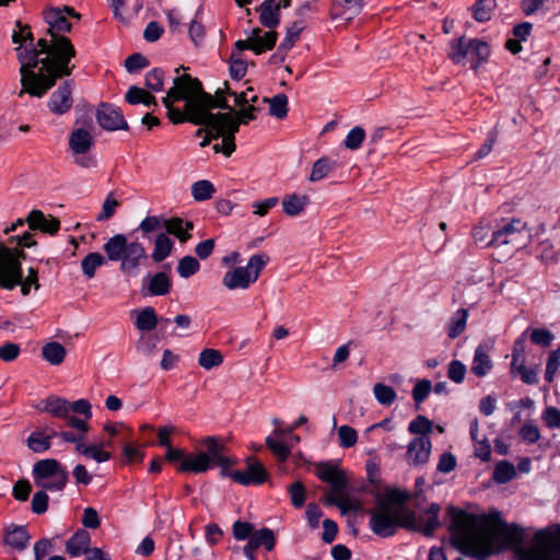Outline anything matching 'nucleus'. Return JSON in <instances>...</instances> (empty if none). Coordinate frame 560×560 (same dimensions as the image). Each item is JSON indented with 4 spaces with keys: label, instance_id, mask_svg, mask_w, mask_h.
I'll list each match as a JSON object with an SVG mask.
<instances>
[{
    "label": "nucleus",
    "instance_id": "7",
    "mask_svg": "<svg viewBox=\"0 0 560 560\" xmlns=\"http://www.w3.org/2000/svg\"><path fill=\"white\" fill-rule=\"evenodd\" d=\"M529 237L526 223L518 219L504 222L492 232V260L501 262L511 258L517 249L526 245Z\"/></svg>",
    "mask_w": 560,
    "mask_h": 560
},
{
    "label": "nucleus",
    "instance_id": "63",
    "mask_svg": "<svg viewBox=\"0 0 560 560\" xmlns=\"http://www.w3.org/2000/svg\"><path fill=\"white\" fill-rule=\"evenodd\" d=\"M560 365V346L558 349L553 350L547 360L545 378L547 382L551 383L553 381V376Z\"/></svg>",
    "mask_w": 560,
    "mask_h": 560
},
{
    "label": "nucleus",
    "instance_id": "24",
    "mask_svg": "<svg viewBox=\"0 0 560 560\" xmlns=\"http://www.w3.org/2000/svg\"><path fill=\"white\" fill-rule=\"evenodd\" d=\"M26 222L31 230H39L50 235L56 234L60 229V222L52 217H46L39 210H33L28 213Z\"/></svg>",
    "mask_w": 560,
    "mask_h": 560
},
{
    "label": "nucleus",
    "instance_id": "62",
    "mask_svg": "<svg viewBox=\"0 0 560 560\" xmlns=\"http://www.w3.org/2000/svg\"><path fill=\"white\" fill-rule=\"evenodd\" d=\"M247 71V63L242 58L237 57L235 52L231 56L230 74L234 80H241L245 77Z\"/></svg>",
    "mask_w": 560,
    "mask_h": 560
},
{
    "label": "nucleus",
    "instance_id": "50",
    "mask_svg": "<svg viewBox=\"0 0 560 560\" xmlns=\"http://www.w3.org/2000/svg\"><path fill=\"white\" fill-rule=\"evenodd\" d=\"M339 445L343 448H350L358 442V432L350 425L343 424L337 431Z\"/></svg>",
    "mask_w": 560,
    "mask_h": 560
},
{
    "label": "nucleus",
    "instance_id": "35",
    "mask_svg": "<svg viewBox=\"0 0 560 560\" xmlns=\"http://www.w3.org/2000/svg\"><path fill=\"white\" fill-rule=\"evenodd\" d=\"M42 354L51 365H59L63 362L67 351L61 343L51 341L43 346Z\"/></svg>",
    "mask_w": 560,
    "mask_h": 560
},
{
    "label": "nucleus",
    "instance_id": "36",
    "mask_svg": "<svg viewBox=\"0 0 560 560\" xmlns=\"http://www.w3.org/2000/svg\"><path fill=\"white\" fill-rule=\"evenodd\" d=\"M158 323L155 310L148 306L138 312L135 325L141 331H150L156 327Z\"/></svg>",
    "mask_w": 560,
    "mask_h": 560
},
{
    "label": "nucleus",
    "instance_id": "43",
    "mask_svg": "<svg viewBox=\"0 0 560 560\" xmlns=\"http://www.w3.org/2000/svg\"><path fill=\"white\" fill-rule=\"evenodd\" d=\"M336 163L328 158H320L317 160L312 167L310 174L311 182H318L328 176V174L335 168Z\"/></svg>",
    "mask_w": 560,
    "mask_h": 560
},
{
    "label": "nucleus",
    "instance_id": "10",
    "mask_svg": "<svg viewBox=\"0 0 560 560\" xmlns=\"http://www.w3.org/2000/svg\"><path fill=\"white\" fill-rule=\"evenodd\" d=\"M523 541V527L515 523L509 524L502 518L500 511L492 509V555L513 550L518 556Z\"/></svg>",
    "mask_w": 560,
    "mask_h": 560
},
{
    "label": "nucleus",
    "instance_id": "64",
    "mask_svg": "<svg viewBox=\"0 0 560 560\" xmlns=\"http://www.w3.org/2000/svg\"><path fill=\"white\" fill-rule=\"evenodd\" d=\"M289 493L293 506L301 508L304 504L306 499V491L305 487L300 481H296L290 486Z\"/></svg>",
    "mask_w": 560,
    "mask_h": 560
},
{
    "label": "nucleus",
    "instance_id": "33",
    "mask_svg": "<svg viewBox=\"0 0 560 560\" xmlns=\"http://www.w3.org/2000/svg\"><path fill=\"white\" fill-rule=\"evenodd\" d=\"M174 247L173 241L166 233H160L154 241V247L151 254L152 259L155 262H161L167 258Z\"/></svg>",
    "mask_w": 560,
    "mask_h": 560
},
{
    "label": "nucleus",
    "instance_id": "25",
    "mask_svg": "<svg viewBox=\"0 0 560 560\" xmlns=\"http://www.w3.org/2000/svg\"><path fill=\"white\" fill-rule=\"evenodd\" d=\"M490 370V343H480L472 358L470 371L477 377H485Z\"/></svg>",
    "mask_w": 560,
    "mask_h": 560
},
{
    "label": "nucleus",
    "instance_id": "22",
    "mask_svg": "<svg viewBox=\"0 0 560 560\" xmlns=\"http://www.w3.org/2000/svg\"><path fill=\"white\" fill-rule=\"evenodd\" d=\"M487 425L480 431L477 419L470 423V436L474 442V454L483 462L490 459V444L488 442Z\"/></svg>",
    "mask_w": 560,
    "mask_h": 560
},
{
    "label": "nucleus",
    "instance_id": "37",
    "mask_svg": "<svg viewBox=\"0 0 560 560\" xmlns=\"http://www.w3.org/2000/svg\"><path fill=\"white\" fill-rule=\"evenodd\" d=\"M516 477L515 466L508 460H500L495 464L492 472V480L498 483H508Z\"/></svg>",
    "mask_w": 560,
    "mask_h": 560
},
{
    "label": "nucleus",
    "instance_id": "18",
    "mask_svg": "<svg viewBox=\"0 0 560 560\" xmlns=\"http://www.w3.org/2000/svg\"><path fill=\"white\" fill-rule=\"evenodd\" d=\"M96 120L98 125L107 131L128 129V124L121 110L110 104L103 103L98 106Z\"/></svg>",
    "mask_w": 560,
    "mask_h": 560
},
{
    "label": "nucleus",
    "instance_id": "32",
    "mask_svg": "<svg viewBox=\"0 0 560 560\" xmlns=\"http://www.w3.org/2000/svg\"><path fill=\"white\" fill-rule=\"evenodd\" d=\"M16 28L13 32L12 39L13 43L19 44L16 51L22 50H33L39 49L38 45H33V34L27 25H23L21 22H16Z\"/></svg>",
    "mask_w": 560,
    "mask_h": 560
},
{
    "label": "nucleus",
    "instance_id": "5",
    "mask_svg": "<svg viewBox=\"0 0 560 560\" xmlns=\"http://www.w3.org/2000/svg\"><path fill=\"white\" fill-rule=\"evenodd\" d=\"M253 0H235L236 4L241 8L252 3ZM291 0H264L256 9L259 12V22L262 26L270 28L268 32H262L259 27L253 28L246 39H240L235 43L237 52L245 49L260 55L273 48L277 42V32L273 31L280 23V10L289 8Z\"/></svg>",
    "mask_w": 560,
    "mask_h": 560
},
{
    "label": "nucleus",
    "instance_id": "34",
    "mask_svg": "<svg viewBox=\"0 0 560 560\" xmlns=\"http://www.w3.org/2000/svg\"><path fill=\"white\" fill-rule=\"evenodd\" d=\"M165 230L168 234H173L184 243L190 238L189 231L192 230V223L189 221H184L179 218H173L166 220Z\"/></svg>",
    "mask_w": 560,
    "mask_h": 560
},
{
    "label": "nucleus",
    "instance_id": "26",
    "mask_svg": "<svg viewBox=\"0 0 560 560\" xmlns=\"http://www.w3.org/2000/svg\"><path fill=\"white\" fill-rule=\"evenodd\" d=\"M211 467L209 455L200 452L198 454H187L184 462L178 465L177 470L182 472L202 474Z\"/></svg>",
    "mask_w": 560,
    "mask_h": 560
},
{
    "label": "nucleus",
    "instance_id": "20",
    "mask_svg": "<svg viewBox=\"0 0 560 560\" xmlns=\"http://www.w3.org/2000/svg\"><path fill=\"white\" fill-rule=\"evenodd\" d=\"M73 84L70 81L62 83L50 96L48 108L56 115H63L69 112L73 104Z\"/></svg>",
    "mask_w": 560,
    "mask_h": 560
},
{
    "label": "nucleus",
    "instance_id": "3",
    "mask_svg": "<svg viewBox=\"0 0 560 560\" xmlns=\"http://www.w3.org/2000/svg\"><path fill=\"white\" fill-rule=\"evenodd\" d=\"M451 544L468 557L487 560L490 556V520L462 509L450 506Z\"/></svg>",
    "mask_w": 560,
    "mask_h": 560
},
{
    "label": "nucleus",
    "instance_id": "21",
    "mask_svg": "<svg viewBox=\"0 0 560 560\" xmlns=\"http://www.w3.org/2000/svg\"><path fill=\"white\" fill-rule=\"evenodd\" d=\"M439 511V505L432 504L427 512L418 518L413 514V526H406V528L410 530H418L425 536H431L440 526Z\"/></svg>",
    "mask_w": 560,
    "mask_h": 560
},
{
    "label": "nucleus",
    "instance_id": "57",
    "mask_svg": "<svg viewBox=\"0 0 560 560\" xmlns=\"http://www.w3.org/2000/svg\"><path fill=\"white\" fill-rule=\"evenodd\" d=\"M119 206L120 202L115 198L114 194H108L103 202L102 211L96 217V220L105 221L110 219L115 214Z\"/></svg>",
    "mask_w": 560,
    "mask_h": 560
},
{
    "label": "nucleus",
    "instance_id": "60",
    "mask_svg": "<svg viewBox=\"0 0 560 560\" xmlns=\"http://www.w3.org/2000/svg\"><path fill=\"white\" fill-rule=\"evenodd\" d=\"M304 25L302 22H293L287 30L285 37L280 43L283 48L291 49L300 38V34L303 31Z\"/></svg>",
    "mask_w": 560,
    "mask_h": 560
},
{
    "label": "nucleus",
    "instance_id": "48",
    "mask_svg": "<svg viewBox=\"0 0 560 560\" xmlns=\"http://www.w3.org/2000/svg\"><path fill=\"white\" fill-rule=\"evenodd\" d=\"M432 430V421L424 416H417L408 425L409 433L419 436H429Z\"/></svg>",
    "mask_w": 560,
    "mask_h": 560
},
{
    "label": "nucleus",
    "instance_id": "38",
    "mask_svg": "<svg viewBox=\"0 0 560 560\" xmlns=\"http://www.w3.org/2000/svg\"><path fill=\"white\" fill-rule=\"evenodd\" d=\"M202 445L206 448V451L203 453L209 455L211 465L214 463H223L224 462V457H226V456L224 454V445L220 440L209 436L203 440Z\"/></svg>",
    "mask_w": 560,
    "mask_h": 560
},
{
    "label": "nucleus",
    "instance_id": "16",
    "mask_svg": "<svg viewBox=\"0 0 560 560\" xmlns=\"http://www.w3.org/2000/svg\"><path fill=\"white\" fill-rule=\"evenodd\" d=\"M94 144V139L90 130L85 128L74 129L69 137V149L75 156L74 162L85 168L94 167L96 161L93 156L86 155Z\"/></svg>",
    "mask_w": 560,
    "mask_h": 560
},
{
    "label": "nucleus",
    "instance_id": "42",
    "mask_svg": "<svg viewBox=\"0 0 560 560\" xmlns=\"http://www.w3.org/2000/svg\"><path fill=\"white\" fill-rule=\"evenodd\" d=\"M78 453L86 458H92L97 463H105L110 459L112 455L102 448V444L78 445Z\"/></svg>",
    "mask_w": 560,
    "mask_h": 560
},
{
    "label": "nucleus",
    "instance_id": "14",
    "mask_svg": "<svg viewBox=\"0 0 560 560\" xmlns=\"http://www.w3.org/2000/svg\"><path fill=\"white\" fill-rule=\"evenodd\" d=\"M533 541L532 548H518L520 560H551L556 551L560 552V541L548 528L537 530Z\"/></svg>",
    "mask_w": 560,
    "mask_h": 560
},
{
    "label": "nucleus",
    "instance_id": "41",
    "mask_svg": "<svg viewBox=\"0 0 560 560\" xmlns=\"http://www.w3.org/2000/svg\"><path fill=\"white\" fill-rule=\"evenodd\" d=\"M218 91H222L225 98L226 95H233L235 106H238L240 108L246 107L249 104H255L258 100L257 95L253 93L254 91L252 88H248L245 92L236 93L230 90L226 82L224 83V89H218Z\"/></svg>",
    "mask_w": 560,
    "mask_h": 560
},
{
    "label": "nucleus",
    "instance_id": "59",
    "mask_svg": "<svg viewBox=\"0 0 560 560\" xmlns=\"http://www.w3.org/2000/svg\"><path fill=\"white\" fill-rule=\"evenodd\" d=\"M145 85L153 92H161L164 88V71L161 69H153L145 75Z\"/></svg>",
    "mask_w": 560,
    "mask_h": 560
},
{
    "label": "nucleus",
    "instance_id": "27",
    "mask_svg": "<svg viewBox=\"0 0 560 560\" xmlns=\"http://www.w3.org/2000/svg\"><path fill=\"white\" fill-rule=\"evenodd\" d=\"M91 535L85 529H79L66 542V551L71 557H78L82 553H88L90 550Z\"/></svg>",
    "mask_w": 560,
    "mask_h": 560
},
{
    "label": "nucleus",
    "instance_id": "55",
    "mask_svg": "<svg viewBox=\"0 0 560 560\" xmlns=\"http://www.w3.org/2000/svg\"><path fill=\"white\" fill-rule=\"evenodd\" d=\"M21 287V293L24 296H27L31 292V288H34L35 291L39 289V281H38V272L37 269L30 267L27 269V275L25 278L22 277L21 283H19Z\"/></svg>",
    "mask_w": 560,
    "mask_h": 560
},
{
    "label": "nucleus",
    "instance_id": "6",
    "mask_svg": "<svg viewBox=\"0 0 560 560\" xmlns=\"http://www.w3.org/2000/svg\"><path fill=\"white\" fill-rule=\"evenodd\" d=\"M106 258L119 262V270L127 276H137L148 258L144 246L138 241H129L122 233L109 237L103 245Z\"/></svg>",
    "mask_w": 560,
    "mask_h": 560
},
{
    "label": "nucleus",
    "instance_id": "40",
    "mask_svg": "<svg viewBox=\"0 0 560 560\" xmlns=\"http://www.w3.org/2000/svg\"><path fill=\"white\" fill-rule=\"evenodd\" d=\"M105 262L106 258L102 254L97 252L90 253L81 261L82 272L88 279H92L95 276L96 269Z\"/></svg>",
    "mask_w": 560,
    "mask_h": 560
},
{
    "label": "nucleus",
    "instance_id": "47",
    "mask_svg": "<svg viewBox=\"0 0 560 560\" xmlns=\"http://www.w3.org/2000/svg\"><path fill=\"white\" fill-rule=\"evenodd\" d=\"M223 357L220 351L215 349H205L200 352L198 363L205 370H211L215 366L221 365Z\"/></svg>",
    "mask_w": 560,
    "mask_h": 560
},
{
    "label": "nucleus",
    "instance_id": "28",
    "mask_svg": "<svg viewBox=\"0 0 560 560\" xmlns=\"http://www.w3.org/2000/svg\"><path fill=\"white\" fill-rule=\"evenodd\" d=\"M30 539L31 536L24 526H11L5 530V544L16 550H24L27 547Z\"/></svg>",
    "mask_w": 560,
    "mask_h": 560
},
{
    "label": "nucleus",
    "instance_id": "53",
    "mask_svg": "<svg viewBox=\"0 0 560 560\" xmlns=\"http://www.w3.org/2000/svg\"><path fill=\"white\" fill-rule=\"evenodd\" d=\"M266 444L280 462H285L290 456V446L281 441L276 440L272 435H269L266 439Z\"/></svg>",
    "mask_w": 560,
    "mask_h": 560
},
{
    "label": "nucleus",
    "instance_id": "23",
    "mask_svg": "<svg viewBox=\"0 0 560 560\" xmlns=\"http://www.w3.org/2000/svg\"><path fill=\"white\" fill-rule=\"evenodd\" d=\"M172 281L167 273L158 272L143 279L142 290H147L144 295L161 296L170 293Z\"/></svg>",
    "mask_w": 560,
    "mask_h": 560
},
{
    "label": "nucleus",
    "instance_id": "1",
    "mask_svg": "<svg viewBox=\"0 0 560 560\" xmlns=\"http://www.w3.org/2000/svg\"><path fill=\"white\" fill-rule=\"evenodd\" d=\"M162 102L172 122L187 120L195 125L208 126L217 136H222L221 144H214L213 149L226 156L235 151L234 135L238 131L240 125H247L254 120L257 112V107L249 104L233 114L222 91H217L215 95L211 96L202 92L199 80L189 74L174 78L173 86Z\"/></svg>",
    "mask_w": 560,
    "mask_h": 560
},
{
    "label": "nucleus",
    "instance_id": "44",
    "mask_svg": "<svg viewBox=\"0 0 560 560\" xmlns=\"http://www.w3.org/2000/svg\"><path fill=\"white\" fill-rule=\"evenodd\" d=\"M336 5L340 7L339 15L346 21L359 15L363 8L361 0H337Z\"/></svg>",
    "mask_w": 560,
    "mask_h": 560
},
{
    "label": "nucleus",
    "instance_id": "58",
    "mask_svg": "<svg viewBox=\"0 0 560 560\" xmlns=\"http://www.w3.org/2000/svg\"><path fill=\"white\" fill-rule=\"evenodd\" d=\"M78 413L83 416L81 420H85L89 424V420L92 418V406L88 399L81 398L73 402H70L69 415Z\"/></svg>",
    "mask_w": 560,
    "mask_h": 560
},
{
    "label": "nucleus",
    "instance_id": "11",
    "mask_svg": "<svg viewBox=\"0 0 560 560\" xmlns=\"http://www.w3.org/2000/svg\"><path fill=\"white\" fill-rule=\"evenodd\" d=\"M32 475L35 486L46 491H61L68 482L66 467L54 458L38 460L33 466Z\"/></svg>",
    "mask_w": 560,
    "mask_h": 560
},
{
    "label": "nucleus",
    "instance_id": "51",
    "mask_svg": "<svg viewBox=\"0 0 560 560\" xmlns=\"http://www.w3.org/2000/svg\"><path fill=\"white\" fill-rule=\"evenodd\" d=\"M490 232V224L487 220L481 221L478 225L472 229V238L477 246L480 248H487L490 246L488 235Z\"/></svg>",
    "mask_w": 560,
    "mask_h": 560
},
{
    "label": "nucleus",
    "instance_id": "49",
    "mask_svg": "<svg viewBox=\"0 0 560 560\" xmlns=\"http://www.w3.org/2000/svg\"><path fill=\"white\" fill-rule=\"evenodd\" d=\"M376 400L383 406H390L396 400V392L387 385L376 383L373 387Z\"/></svg>",
    "mask_w": 560,
    "mask_h": 560
},
{
    "label": "nucleus",
    "instance_id": "2",
    "mask_svg": "<svg viewBox=\"0 0 560 560\" xmlns=\"http://www.w3.org/2000/svg\"><path fill=\"white\" fill-rule=\"evenodd\" d=\"M43 14L48 28L46 36L37 42L39 49L19 50L22 84L19 96L27 93L42 97L57 79L70 75L73 69L69 62L75 49L63 34L70 32L73 21H80L81 14L67 5L50 8Z\"/></svg>",
    "mask_w": 560,
    "mask_h": 560
},
{
    "label": "nucleus",
    "instance_id": "17",
    "mask_svg": "<svg viewBox=\"0 0 560 560\" xmlns=\"http://www.w3.org/2000/svg\"><path fill=\"white\" fill-rule=\"evenodd\" d=\"M268 478V471L262 463L247 459L244 470H235L232 480L242 486H259Z\"/></svg>",
    "mask_w": 560,
    "mask_h": 560
},
{
    "label": "nucleus",
    "instance_id": "54",
    "mask_svg": "<svg viewBox=\"0 0 560 560\" xmlns=\"http://www.w3.org/2000/svg\"><path fill=\"white\" fill-rule=\"evenodd\" d=\"M200 268L199 261L192 256L183 257L177 266V272L182 278H189Z\"/></svg>",
    "mask_w": 560,
    "mask_h": 560
},
{
    "label": "nucleus",
    "instance_id": "9",
    "mask_svg": "<svg viewBox=\"0 0 560 560\" xmlns=\"http://www.w3.org/2000/svg\"><path fill=\"white\" fill-rule=\"evenodd\" d=\"M448 58L456 65L469 62L474 69L487 63L490 46L483 39L460 37L450 42Z\"/></svg>",
    "mask_w": 560,
    "mask_h": 560
},
{
    "label": "nucleus",
    "instance_id": "52",
    "mask_svg": "<svg viewBox=\"0 0 560 560\" xmlns=\"http://www.w3.org/2000/svg\"><path fill=\"white\" fill-rule=\"evenodd\" d=\"M270 114L279 119H283L288 114V97L284 94H278L269 100Z\"/></svg>",
    "mask_w": 560,
    "mask_h": 560
},
{
    "label": "nucleus",
    "instance_id": "56",
    "mask_svg": "<svg viewBox=\"0 0 560 560\" xmlns=\"http://www.w3.org/2000/svg\"><path fill=\"white\" fill-rule=\"evenodd\" d=\"M166 220L158 215L145 217L139 224V230L144 234L155 231L165 230Z\"/></svg>",
    "mask_w": 560,
    "mask_h": 560
},
{
    "label": "nucleus",
    "instance_id": "30",
    "mask_svg": "<svg viewBox=\"0 0 560 560\" xmlns=\"http://www.w3.org/2000/svg\"><path fill=\"white\" fill-rule=\"evenodd\" d=\"M307 203L308 197L306 195H287L282 199L283 212L290 217L299 215L304 211Z\"/></svg>",
    "mask_w": 560,
    "mask_h": 560
},
{
    "label": "nucleus",
    "instance_id": "39",
    "mask_svg": "<svg viewBox=\"0 0 560 560\" xmlns=\"http://www.w3.org/2000/svg\"><path fill=\"white\" fill-rule=\"evenodd\" d=\"M126 101L131 105L143 104L145 106L156 105L155 97L144 89L130 86L125 96Z\"/></svg>",
    "mask_w": 560,
    "mask_h": 560
},
{
    "label": "nucleus",
    "instance_id": "12",
    "mask_svg": "<svg viewBox=\"0 0 560 560\" xmlns=\"http://www.w3.org/2000/svg\"><path fill=\"white\" fill-rule=\"evenodd\" d=\"M24 257L22 249L0 243V289L11 291L21 283Z\"/></svg>",
    "mask_w": 560,
    "mask_h": 560
},
{
    "label": "nucleus",
    "instance_id": "8",
    "mask_svg": "<svg viewBox=\"0 0 560 560\" xmlns=\"http://www.w3.org/2000/svg\"><path fill=\"white\" fill-rule=\"evenodd\" d=\"M317 477L331 487V492L326 499L328 504L338 506L342 514L360 510L361 503L347 493L346 476L336 465L331 463L318 464Z\"/></svg>",
    "mask_w": 560,
    "mask_h": 560
},
{
    "label": "nucleus",
    "instance_id": "45",
    "mask_svg": "<svg viewBox=\"0 0 560 560\" xmlns=\"http://www.w3.org/2000/svg\"><path fill=\"white\" fill-rule=\"evenodd\" d=\"M249 539L257 548L264 546L268 551H271L276 545L275 535L269 528H261L259 530L253 532Z\"/></svg>",
    "mask_w": 560,
    "mask_h": 560
},
{
    "label": "nucleus",
    "instance_id": "31",
    "mask_svg": "<svg viewBox=\"0 0 560 560\" xmlns=\"http://www.w3.org/2000/svg\"><path fill=\"white\" fill-rule=\"evenodd\" d=\"M468 311L466 308L457 310L446 324V332L451 339L457 338L466 328Z\"/></svg>",
    "mask_w": 560,
    "mask_h": 560
},
{
    "label": "nucleus",
    "instance_id": "46",
    "mask_svg": "<svg viewBox=\"0 0 560 560\" xmlns=\"http://www.w3.org/2000/svg\"><path fill=\"white\" fill-rule=\"evenodd\" d=\"M215 192L213 184L209 180L202 179L192 184L191 195L197 201H205L212 198Z\"/></svg>",
    "mask_w": 560,
    "mask_h": 560
},
{
    "label": "nucleus",
    "instance_id": "13",
    "mask_svg": "<svg viewBox=\"0 0 560 560\" xmlns=\"http://www.w3.org/2000/svg\"><path fill=\"white\" fill-rule=\"evenodd\" d=\"M268 261L269 257L266 254L253 255L245 267L229 270L224 275L222 283L230 290L247 289L258 279Z\"/></svg>",
    "mask_w": 560,
    "mask_h": 560
},
{
    "label": "nucleus",
    "instance_id": "19",
    "mask_svg": "<svg viewBox=\"0 0 560 560\" xmlns=\"http://www.w3.org/2000/svg\"><path fill=\"white\" fill-rule=\"evenodd\" d=\"M432 450L430 436H417L407 445L406 460L411 466H420L428 463Z\"/></svg>",
    "mask_w": 560,
    "mask_h": 560
},
{
    "label": "nucleus",
    "instance_id": "29",
    "mask_svg": "<svg viewBox=\"0 0 560 560\" xmlns=\"http://www.w3.org/2000/svg\"><path fill=\"white\" fill-rule=\"evenodd\" d=\"M54 436H57V432L55 430H51L50 433L37 430L30 434L26 440V444L34 453H44L51 447V439Z\"/></svg>",
    "mask_w": 560,
    "mask_h": 560
},
{
    "label": "nucleus",
    "instance_id": "61",
    "mask_svg": "<svg viewBox=\"0 0 560 560\" xmlns=\"http://www.w3.org/2000/svg\"><path fill=\"white\" fill-rule=\"evenodd\" d=\"M365 138V131L361 127H354L351 129L345 139L346 148L350 150H357L361 147L363 140Z\"/></svg>",
    "mask_w": 560,
    "mask_h": 560
},
{
    "label": "nucleus",
    "instance_id": "15",
    "mask_svg": "<svg viewBox=\"0 0 560 560\" xmlns=\"http://www.w3.org/2000/svg\"><path fill=\"white\" fill-rule=\"evenodd\" d=\"M36 408L40 412H47L55 418L66 420L67 425L77 431L88 432L90 429L85 420H81L78 416L69 415L70 401L63 397L50 395L43 399Z\"/></svg>",
    "mask_w": 560,
    "mask_h": 560
},
{
    "label": "nucleus",
    "instance_id": "4",
    "mask_svg": "<svg viewBox=\"0 0 560 560\" xmlns=\"http://www.w3.org/2000/svg\"><path fill=\"white\" fill-rule=\"evenodd\" d=\"M409 495L400 489H386L369 512L371 530L383 538L395 535L399 527L413 526V512L406 506Z\"/></svg>",
    "mask_w": 560,
    "mask_h": 560
}]
</instances>
